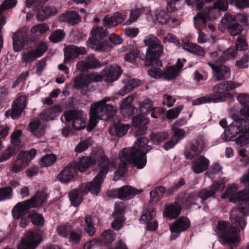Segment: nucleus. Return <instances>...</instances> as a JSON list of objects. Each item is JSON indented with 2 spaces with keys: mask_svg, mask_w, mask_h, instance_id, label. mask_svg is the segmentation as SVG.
Returning a JSON list of instances; mask_svg holds the SVG:
<instances>
[{
  "mask_svg": "<svg viewBox=\"0 0 249 249\" xmlns=\"http://www.w3.org/2000/svg\"><path fill=\"white\" fill-rule=\"evenodd\" d=\"M148 140L142 137L139 139L134 144L132 149L124 148L119 154L121 163L119 169L115 173L114 180L119 179L120 176L125 171L126 165L131 163L138 169L143 168L146 165L147 159L146 154L151 149L148 145Z\"/></svg>",
  "mask_w": 249,
  "mask_h": 249,
  "instance_id": "obj_1",
  "label": "nucleus"
},
{
  "mask_svg": "<svg viewBox=\"0 0 249 249\" xmlns=\"http://www.w3.org/2000/svg\"><path fill=\"white\" fill-rule=\"evenodd\" d=\"M238 186L234 183L228 185L222 198H228L230 202L239 203L237 209H233L231 212L230 219L232 223L241 229L246 226L243 216L249 213V194L244 191H238Z\"/></svg>",
  "mask_w": 249,
  "mask_h": 249,
  "instance_id": "obj_2",
  "label": "nucleus"
},
{
  "mask_svg": "<svg viewBox=\"0 0 249 249\" xmlns=\"http://www.w3.org/2000/svg\"><path fill=\"white\" fill-rule=\"evenodd\" d=\"M99 167L98 174L91 181L81 184L84 194H87L90 192L92 195L97 196L100 192L101 184L106 175L115 168L116 164L114 161H110L107 156L103 155L99 160Z\"/></svg>",
  "mask_w": 249,
  "mask_h": 249,
  "instance_id": "obj_3",
  "label": "nucleus"
},
{
  "mask_svg": "<svg viewBox=\"0 0 249 249\" xmlns=\"http://www.w3.org/2000/svg\"><path fill=\"white\" fill-rule=\"evenodd\" d=\"M110 100V97H105L91 105L89 124L87 128L88 131H90L96 125L97 119L107 121L116 113V108L112 105L107 103Z\"/></svg>",
  "mask_w": 249,
  "mask_h": 249,
  "instance_id": "obj_4",
  "label": "nucleus"
},
{
  "mask_svg": "<svg viewBox=\"0 0 249 249\" xmlns=\"http://www.w3.org/2000/svg\"><path fill=\"white\" fill-rule=\"evenodd\" d=\"M242 85V83L232 81H226L217 84L213 88V94L207 95L193 100L192 105L197 106L202 104L223 102L230 95L226 91L233 90Z\"/></svg>",
  "mask_w": 249,
  "mask_h": 249,
  "instance_id": "obj_5",
  "label": "nucleus"
},
{
  "mask_svg": "<svg viewBox=\"0 0 249 249\" xmlns=\"http://www.w3.org/2000/svg\"><path fill=\"white\" fill-rule=\"evenodd\" d=\"M248 121L244 119L234 120L229 127L225 129V140L235 141L236 143L243 146L249 143V133L247 131Z\"/></svg>",
  "mask_w": 249,
  "mask_h": 249,
  "instance_id": "obj_6",
  "label": "nucleus"
},
{
  "mask_svg": "<svg viewBox=\"0 0 249 249\" xmlns=\"http://www.w3.org/2000/svg\"><path fill=\"white\" fill-rule=\"evenodd\" d=\"M240 228L242 229L238 223L236 226L233 223L231 226L224 221L219 220L218 222V233L220 239L224 244L230 245L231 249H233L240 241Z\"/></svg>",
  "mask_w": 249,
  "mask_h": 249,
  "instance_id": "obj_7",
  "label": "nucleus"
},
{
  "mask_svg": "<svg viewBox=\"0 0 249 249\" xmlns=\"http://www.w3.org/2000/svg\"><path fill=\"white\" fill-rule=\"evenodd\" d=\"M144 42L146 45L149 46L145 56L146 66H161L162 62L158 59L163 51V46L160 40L155 36L149 35L145 38Z\"/></svg>",
  "mask_w": 249,
  "mask_h": 249,
  "instance_id": "obj_8",
  "label": "nucleus"
},
{
  "mask_svg": "<svg viewBox=\"0 0 249 249\" xmlns=\"http://www.w3.org/2000/svg\"><path fill=\"white\" fill-rule=\"evenodd\" d=\"M91 36L87 43L91 48L97 51H105L107 49V42L104 40L108 33L102 27L95 26L91 31Z\"/></svg>",
  "mask_w": 249,
  "mask_h": 249,
  "instance_id": "obj_9",
  "label": "nucleus"
},
{
  "mask_svg": "<svg viewBox=\"0 0 249 249\" xmlns=\"http://www.w3.org/2000/svg\"><path fill=\"white\" fill-rule=\"evenodd\" d=\"M243 23L247 22V18L243 14H238L236 16L226 13L222 19V22L228 28L231 36H235L241 33L242 30V26L238 23Z\"/></svg>",
  "mask_w": 249,
  "mask_h": 249,
  "instance_id": "obj_10",
  "label": "nucleus"
},
{
  "mask_svg": "<svg viewBox=\"0 0 249 249\" xmlns=\"http://www.w3.org/2000/svg\"><path fill=\"white\" fill-rule=\"evenodd\" d=\"M230 0H217L214 3L213 7L210 8H205L203 11L198 13L194 18V24L196 27L198 20H201L203 24H205L207 20L210 18V15L215 9L219 11H226L228 8V3H231Z\"/></svg>",
  "mask_w": 249,
  "mask_h": 249,
  "instance_id": "obj_11",
  "label": "nucleus"
},
{
  "mask_svg": "<svg viewBox=\"0 0 249 249\" xmlns=\"http://www.w3.org/2000/svg\"><path fill=\"white\" fill-rule=\"evenodd\" d=\"M42 241L40 233L37 231H29L22 238L18 249H36Z\"/></svg>",
  "mask_w": 249,
  "mask_h": 249,
  "instance_id": "obj_12",
  "label": "nucleus"
},
{
  "mask_svg": "<svg viewBox=\"0 0 249 249\" xmlns=\"http://www.w3.org/2000/svg\"><path fill=\"white\" fill-rule=\"evenodd\" d=\"M28 208L23 202L17 204L12 210V214L15 219H18L21 217L20 226L22 228H26L30 223L31 218Z\"/></svg>",
  "mask_w": 249,
  "mask_h": 249,
  "instance_id": "obj_13",
  "label": "nucleus"
},
{
  "mask_svg": "<svg viewBox=\"0 0 249 249\" xmlns=\"http://www.w3.org/2000/svg\"><path fill=\"white\" fill-rule=\"evenodd\" d=\"M47 50V46L44 43H41L36 48H28L23 51L22 53V60L26 63L32 62L42 55Z\"/></svg>",
  "mask_w": 249,
  "mask_h": 249,
  "instance_id": "obj_14",
  "label": "nucleus"
},
{
  "mask_svg": "<svg viewBox=\"0 0 249 249\" xmlns=\"http://www.w3.org/2000/svg\"><path fill=\"white\" fill-rule=\"evenodd\" d=\"M103 155H105L103 151L99 150L96 154V158L92 156H83L79 161H73L72 163L77 170L81 172H84L91 165L96 163L97 158H99V161L101 156Z\"/></svg>",
  "mask_w": 249,
  "mask_h": 249,
  "instance_id": "obj_15",
  "label": "nucleus"
},
{
  "mask_svg": "<svg viewBox=\"0 0 249 249\" xmlns=\"http://www.w3.org/2000/svg\"><path fill=\"white\" fill-rule=\"evenodd\" d=\"M101 77L99 74L90 72L88 74H81L74 80L73 87L77 89L88 87L93 82L101 81Z\"/></svg>",
  "mask_w": 249,
  "mask_h": 249,
  "instance_id": "obj_16",
  "label": "nucleus"
},
{
  "mask_svg": "<svg viewBox=\"0 0 249 249\" xmlns=\"http://www.w3.org/2000/svg\"><path fill=\"white\" fill-rule=\"evenodd\" d=\"M226 180L224 178H220L214 181L211 188H205L201 190L199 193V197L201 200V203L206 200L209 197L213 196L215 193L222 190L225 187Z\"/></svg>",
  "mask_w": 249,
  "mask_h": 249,
  "instance_id": "obj_17",
  "label": "nucleus"
},
{
  "mask_svg": "<svg viewBox=\"0 0 249 249\" xmlns=\"http://www.w3.org/2000/svg\"><path fill=\"white\" fill-rule=\"evenodd\" d=\"M77 169L72 162H70L57 175V179L63 183H67L75 179Z\"/></svg>",
  "mask_w": 249,
  "mask_h": 249,
  "instance_id": "obj_18",
  "label": "nucleus"
},
{
  "mask_svg": "<svg viewBox=\"0 0 249 249\" xmlns=\"http://www.w3.org/2000/svg\"><path fill=\"white\" fill-rule=\"evenodd\" d=\"M189 220L185 217H181L175 223L171 225L170 230L171 232L170 238L175 239L178 237L180 233L187 230L190 226Z\"/></svg>",
  "mask_w": 249,
  "mask_h": 249,
  "instance_id": "obj_19",
  "label": "nucleus"
},
{
  "mask_svg": "<svg viewBox=\"0 0 249 249\" xmlns=\"http://www.w3.org/2000/svg\"><path fill=\"white\" fill-rule=\"evenodd\" d=\"M208 65L213 70V77L215 81H221L230 77L231 71L230 69L225 65L215 66L212 62Z\"/></svg>",
  "mask_w": 249,
  "mask_h": 249,
  "instance_id": "obj_20",
  "label": "nucleus"
},
{
  "mask_svg": "<svg viewBox=\"0 0 249 249\" xmlns=\"http://www.w3.org/2000/svg\"><path fill=\"white\" fill-rule=\"evenodd\" d=\"M121 68L117 66H108L102 71L100 76L101 81L104 80L108 82L116 80L122 73Z\"/></svg>",
  "mask_w": 249,
  "mask_h": 249,
  "instance_id": "obj_21",
  "label": "nucleus"
},
{
  "mask_svg": "<svg viewBox=\"0 0 249 249\" xmlns=\"http://www.w3.org/2000/svg\"><path fill=\"white\" fill-rule=\"evenodd\" d=\"M26 97L25 96H19L15 101L12 108L5 112V115L10 116L13 119L18 118L26 106Z\"/></svg>",
  "mask_w": 249,
  "mask_h": 249,
  "instance_id": "obj_22",
  "label": "nucleus"
},
{
  "mask_svg": "<svg viewBox=\"0 0 249 249\" xmlns=\"http://www.w3.org/2000/svg\"><path fill=\"white\" fill-rule=\"evenodd\" d=\"M27 35L28 33L25 28L13 35V45L15 51L19 52L24 47L25 43L28 40Z\"/></svg>",
  "mask_w": 249,
  "mask_h": 249,
  "instance_id": "obj_23",
  "label": "nucleus"
},
{
  "mask_svg": "<svg viewBox=\"0 0 249 249\" xmlns=\"http://www.w3.org/2000/svg\"><path fill=\"white\" fill-rule=\"evenodd\" d=\"M101 66L100 62L94 56H89L85 61H79L76 64V69L78 71L84 72Z\"/></svg>",
  "mask_w": 249,
  "mask_h": 249,
  "instance_id": "obj_24",
  "label": "nucleus"
},
{
  "mask_svg": "<svg viewBox=\"0 0 249 249\" xmlns=\"http://www.w3.org/2000/svg\"><path fill=\"white\" fill-rule=\"evenodd\" d=\"M86 53V49L83 47H77L75 45L68 46L65 48L64 61L65 63H68L77 56L85 54Z\"/></svg>",
  "mask_w": 249,
  "mask_h": 249,
  "instance_id": "obj_25",
  "label": "nucleus"
},
{
  "mask_svg": "<svg viewBox=\"0 0 249 249\" xmlns=\"http://www.w3.org/2000/svg\"><path fill=\"white\" fill-rule=\"evenodd\" d=\"M209 160L203 156L195 158L192 164V169L195 174H199L207 169Z\"/></svg>",
  "mask_w": 249,
  "mask_h": 249,
  "instance_id": "obj_26",
  "label": "nucleus"
},
{
  "mask_svg": "<svg viewBox=\"0 0 249 249\" xmlns=\"http://www.w3.org/2000/svg\"><path fill=\"white\" fill-rule=\"evenodd\" d=\"M141 110L142 113L146 114L151 113V116L153 118H157V115L160 114V109L154 107L153 102L150 99H145L142 103Z\"/></svg>",
  "mask_w": 249,
  "mask_h": 249,
  "instance_id": "obj_27",
  "label": "nucleus"
},
{
  "mask_svg": "<svg viewBox=\"0 0 249 249\" xmlns=\"http://www.w3.org/2000/svg\"><path fill=\"white\" fill-rule=\"evenodd\" d=\"M148 123V120L144 116L138 115L133 117V124L137 128L135 135H142L145 133L147 130L146 124Z\"/></svg>",
  "mask_w": 249,
  "mask_h": 249,
  "instance_id": "obj_28",
  "label": "nucleus"
},
{
  "mask_svg": "<svg viewBox=\"0 0 249 249\" xmlns=\"http://www.w3.org/2000/svg\"><path fill=\"white\" fill-rule=\"evenodd\" d=\"M47 198V194L41 191L37 192L36 195L30 199L22 202L30 208L41 205Z\"/></svg>",
  "mask_w": 249,
  "mask_h": 249,
  "instance_id": "obj_29",
  "label": "nucleus"
},
{
  "mask_svg": "<svg viewBox=\"0 0 249 249\" xmlns=\"http://www.w3.org/2000/svg\"><path fill=\"white\" fill-rule=\"evenodd\" d=\"M125 18L124 15L116 12L112 16H106L103 20L104 25L107 28L116 26L122 23Z\"/></svg>",
  "mask_w": 249,
  "mask_h": 249,
  "instance_id": "obj_30",
  "label": "nucleus"
},
{
  "mask_svg": "<svg viewBox=\"0 0 249 249\" xmlns=\"http://www.w3.org/2000/svg\"><path fill=\"white\" fill-rule=\"evenodd\" d=\"M186 122L183 120L175 121L171 126V130L173 133L172 138L177 142L185 137V131L183 129L179 128V126H182L186 124Z\"/></svg>",
  "mask_w": 249,
  "mask_h": 249,
  "instance_id": "obj_31",
  "label": "nucleus"
},
{
  "mask_svg": "<svg viewBox=\"0 0 249 249\" xmlns=\"http://www.w3.org/2000/svg\"><path fill=\"white\" fill-rule=\"evenodd\" d=\"M140 191L135 190L133 187L125 185L121 187L117 191L118 197L121 200H127L140 193Z\"/></svg>",
  "mask_w": 249,
  "mask_h": 249,
  "instance_id": "obj_32",
  "label": "nucleus"
},
{
  "mask_svg": "<svg viewBox=\"0 0 249 249\" xmlns=\"http://www.w3.org/2000/svg\"><path fill=\"white\" fill-rule=\"evenodd\" d=\"M82 186L78 188L73 189L69 193V196L71 204L74 206H78L83 200V197L86 195L82 192Z\"/></svg>",
  "mask_w": 249,
  "mask_h": 249,
  "instance_id": "obj_33",
  "label": "nucleus"
},
{
  "mask_svg": "<svg viewBox=\"0 0 249 249\" xmlns=\"http://www.w3.org/2000/svg\"><path fill=\"white\" fill-rule=\"evenodd\" d=\"M134 100L133 96H128L120 103V110L124 116H129L133 114L134 108L132 103Z\"/></svg>",
  "mask_w": 249,
  "mask_h": 249,
  "instance_id": "obj_34",
  "label": "nucleus"
},
{
  "mask_svg": "<svg viewBox=\"0 0 249 249\" xmlns=\"http://www.w3.org/2000/svg\"><path fill=\"white\" fill-rule=\"evenodd\" d=\"M183 65L178 61L177 63L167 68L163 72V77L168 80L175 79L178 76Z\"/></svg>",
  "mask_w": 249,
  "mask_h": 249,
  "instance_id": "obj_35",
  "label": "nucleus"
},
{
  "mask_svg": "<svg viewBox=\"0 0 249 249\" xmlns=\"http://www.w3.org/2000/svg\"><path fill=\"white\" fill-rule=\"evenodd\" d=\"M33 10L37 11V18L38 20L43 21L49 18V14L46 12L41 0H34L31 6Z\"/></svg>",
  "mask_w": 249,
  "mask_h": 249,
  "instance_id": "obj_36",
  "label": "nucleus"
},
{
  "mask_svg": "<svg viewBox=\"0 0 249 249\" xmlns=\"http://www.w3.org/2000/svg\"><path fill=\"white\" fill-rule=\"evenodd\" d=\"M130 128L129 124H124L118 123L114 124L110 129V133L111 135L122 137L126 134Z\"/></svg>",
  "mask_w": 249,
  "mask_h": 249,
  "instance_id": "obj_37",
  "label": "nucleus"
},
{
  "mask_svg": "<svg viewBox=\"0 0 249 249\" xmlns=\"http://www.w3.org/2000/svg\"><path fill=\"white\" fill-rule=\"evenodd\" d=\"M59 21L61 22H67L71 25L77 23L80 20L78 14L73 11H70L62 14L59 18Z\"/></svg>",
  "mask_w": 249,
  "mask_h": 249,
  "instance_id": "obj_38",
  "label": "nucleus"
},
{
  "mask_svg": "<svg viewBox=\"0 0 249 249\" xmlns=\"http://www.w3.org/2000/svg\"><path fill=\"white\" fill-rule=\"evenodd\" d=\"M181 46L184 50L200 56H203L205 53L201 47L191 42H184L181 44Z\"/></svg>",
  "mask_w": 249,
  "mask_h": 249,
  "instance_id": "obj_39",
  "label": "nucleus"
},
{
  "mask_svg": "<svg viewBox=\"0 0 249 249\" xmlns=\"http://www.w3.org/2000/svg\"><path fill=\"white\" fill-rule=\"evenodd\" d=\"M180 206L177 204H171L166 206L163 211V215L170 219L176 218L180 213Z\"/></svg>",
  "mask_w": 249,
  "mask_h": 249,
  "instance_id": "obj_40",
  "label": "nucleus"
},
{
  "mask_svg": "<svg viewBox=\"0 0 249 249\" xmlns=\"http://www.w3.org/2000/svg\"><path fill=\"white\" fill-rule=\"evenodd\" d=\"M29 130L33 133L34 135L37 137L40 138L44 134V127L40 125L39 120H35L29 124Z\"/></svg>",
  "mask_w": 249,
  "mask_h": 249,
  "instance_id": "obj_41",
  "label": "nucleus"
},
{
  "mask_svg": "<svg viewBox=\"0 0 249 249\" xmlns=\"http://www.w3.org/2000/svg\"><path fill=\"white\" fill-rule=\"evenodd\" d=\"M141 83L139 80L136 79H131L127 81L125 86L122 88L118 92V94L123 96L126 94L130 92L134 89L138 87Z\"/></svg>",
  "mask_w": 249,
  "mask_h": 249,
  "instance_id": "obj_42",
  "label": "nucleus"
},
{
  "mask_svg": "<svg viewBox=\"0 0 249 249\" xmlns=\"http://www.w3.org/2000/svg\"><path fill=\"white\" fill-rule=\"evenodd\" d=\"M201 200L196 194L194 192L187 194L185 195L182 203L187 208L190 207L192 205H198Z\"/></svg>",
  "mask_w": 249,
  "mask_h": 249,
  "instance_id": "obj_43",
  "label": "nucleus"
},
{
  "mask_svg": "<svg viewBox=\"0 0 249 249\" xmlns=\"http://www.w3.org/2000/svg\"><path fill=\"white\" fill-rule=\"evenodd\" d=\"M165 192V189L162 186H159L152 190L150 193V202L153 204L160 200L164 194Z\"/></svg>",
  "mask_w": 249,
  "mask_h": 249,
  "instance_id": "obj_44",
  "label": "nucleus"
},
{
  "mask_svg": "<svg viewBox=\"0 0 249 249\" xmlns=\"http://www.w3.org/2000/svg\"><path fill=\"white\" fill-rule=\"evenodd\" d=\"M36 151L32 149L30 151H21L17 157V160H21L23 162L31 161L36 156Z\"/></svg>",
  "mask_w": 249,
  "mask_h": 249,
  "instance_id": "obj_45",
  "label": "nucleus"
},
{
  "mask_svg": "<svg viewBox=\"0 0 249 249\" xmlns=\"http://www.w3.org/2000/svg\"><path fill=\"white\" fill-rule=\"evenodd\" d=\"M115 235L113 231L109 230L105 231L100 236V239L102 242L107 247L115 239Z\"/></svg>",
  "mask_w": 249,
  "mask_h": 249,
  "instance_id": "obj_46",
  "label": "nucleus"
},
{
  "mask_svg": "<svg viewBox=\"0 0 249 249\" xmlns=\"http://www.w3.org/2000/svg\"><path fill=\"white\" fill-rule=\"evenodd\" d=\"M169 136V135L167 132H160L152 133L151 134V139L153 143L158 145L167 139Z\"/></svg>",
  "mask_w": 249,
  "mask_h": 249,
  "instance_id": "obj_47",
  "label": "nucleus"
},
{
  "mask_svg": "<svg viewBox=\"0 0 249 249\" xmlns=\"http://www.w3.org/2000/svg\"><path fill=\"white\" fill-rule=\"evenodd\" d=\"M56 160V157L54 155L47 154L41 159L39 163L42 167H49L54 164Z\"/></svg>",
  "mask_w": 249,
  "mask_h": 249,
  "instance_id": "obj_48",
  "label": "nucleus"
},
{
  "mask_svg": "<svg viewBox=\"0 0 249 249\" xmlns=\"http://www.w3.org/2000/svg\"><path fill=\"white\" fill-rule=\"evenodd\" d=\"M32 223L36 226H42L44 225V219L42 215L36 211L29 212Z\"/></svg>",
  "mask_w": 249,
  "mask_h": 249,
  "instance_id": "obj_49",
  "label": "nucleus"
},
{
  "mask_svg": "<svg viewBox=\"0 0 249 249\" xmlns=\"http://www.w3.org/2000/svg\"><path fill=\"white\" fill-rule=\"evenodd\" d=\"M237 50L233 47H230L223 52L220 56L219 61L221 62H224L231 58H234L236 56Z\"/></svg>",
  "mask_w": 249,
  "mask_h": 249,
  "instance_id": "obj_50",
  "label": "nucleus"
},
{
  "mask_svg": "<svg viewBox=\"0 0 249 249\" xmlns=\"http://www.w3.org/2000/svg\"><path fill=\"white\" fill-rule=\"evenodd\" d=\"M92 143V140L90 138H88L81 141L75 147V151L76 153H81L86 151Z\"/></svg>",
  "mask_w": 249,
  "mask_h": 249,
  "instance_id": "obj_51",
  "label": "nucleus"
},
{
  "mask_svg": "<svg viewBox=\"0 0 249 249\" xmlns=\"http://www.w3.org/2000/svg\"><path fill=\"white\" fill-rule=\"evenodd\" d=\"M82 232L80 230H75L71 231L69 236V241L72 245L79 244L81 241Z\"/></svg>",
  "mask_w": 249,
  "mask_h": 249,
  "instance_id": "obj_52",
  "label": "nucleus"
},
{
  "mask_svg": "<svg viewBox=\"0 0 249 249\" xmlns=\"http://www.w3.org/2000/svg\"><path fill=\"white\" fill-rule=\"evenodd\" d=\"M183 108L182 105L169 109L166 113V117L169 119H175L178 117L180 112Z\"/></svg>",
  "mask_w": 249,
  "mask_h": 249,
  "instance_id": "obj_53",
  "label": "nucleus"
},
{
  "mask_svg": "<svg viewBox=\"0 0 249 249\" xmlns=\"http://www.w3.org/2000/svg\"><path fill=\"white\" fill-rule=\"evenodd\" d=\"M155 16L157 20L160 24H165L167 23L170 19V16L168 13L164 11H156Z\"/></svg>",
  "mask_w": 249,
  "mask_h": 249,
  "instance_id": "obj_54",
  "label": "nucleus"
},
{
  "mask_svg": "<svg viewBox=\"0 0 249 249\" xmlns=\"http://www.w3.org/2000/svg\"><path fill=\"white\" fill-rule=\"evenodd\" d=\"M65 34L62 30H57L50 35L49 38L53 42H58L63 40Z\"/></svg>",
  "mask_w": 249,
  "mask_h": 249,
  "instance_id": "obj_55",
  "label": "nucleus"
},
{
  "mask_svg": "<svg viewBox=\"0 0 249 249\" xmlns=\"http://www.w3.org/2000/svg\"><path fill=\"white\" fill-rule=\"evenodd\" d=\"M85 229L87 232L90 235L92 236L95 233V228L93 226L92 220L90 217L86 216L85 219Z\"/></svg>",
  "mask_w": 249,
  "mask_h": 249,
  "instance_id": "obj_56",
  "label": "nucleus"
},
{
  "mask_svg": "<svg viewBox=\"0 0 249 249\" xmlns=\"http://www.w3.org/2000/svg\"><path fill=\"white\" fill-rule=\"evenodd\" d=\"M205 144V139L202 137H200L198 138L195 143L191 145V147L196 153L199 154L203 150Z\"/></svg>",
  "mask_w": 249,
  "mask_h": 249,
  "instance_id": "obj_57",
  "label": "nucleus"
},
{
  "mask_svg": "<svg viewBox=\"0 0 249 249\" xmlns=\"http://www.w3.org/2000/svg\"><path fill=\"white\" fill-rule=\"evenodd\" d=\"M86 123L79 115L74 119L72 126L76 130H80L85 127Z\"/></svg>",
  "mask_w": 249,
  "mask_h": 249,
  "instance_id": "obj_58",
  "label": "nucleus"
},
{
  "mask_svg": "<svg viewBox=\"0 0 249 249\" xmlns=\"http://www.w3.org/2000/svg\"><path fill=\"white\" fill-rule=\"evenodd\" d=\"M12 190L10 187L0 188V201L9 199L12 196Z\"/></svg>",
  "mask_w": 249,
  "mask_h": 249,
  "instance_id": "obj_59",
  "label": "nucleus"
},
{
  "mask_svg": "<svg viewBox=\"0 0 249 249\" xmlns=\"http://www.w3.org/2000/svg\"><path fill=\"white\" fill-rule=\"evenodd\" d=\"M156 213L154 210H151L142 214L140 219V222L142 224L148 223L155 215Z\"/></svg>",
  "mask_w": 249,
  "mask_h": 249,
  "instance_id": "obj_60",
  "label": "nucleus"
},
{
  "mask_svg": "<svg viewBox=\"0 0 249 249\" xmlns=\"http://www.w3.org/2000/svg\"><path fill=\"white\" fill-rule=\"evenodd\" d=\"M15 148L10 147L5 150L2 155L0 156V162L7 160L13 155L16 153Z\"/></svg>",
  "mask_w": 249,
  "mask_h": 249,
  "instance_id": "obj_61",
  "label": "nucleus"
},
{
  "mask_svg": "<svg viewBox=\"0 0 249 249\" xmlns=\"http://www.w3.org/2000/svg\"><path fill=\"white\" fill-rule=\"evenodd\" d=\"M49 28L45 24H39L33 26L31 29L33 34H43L49 30Z\"/></svg>",
  "mask_w": 249,
  "mask_h": 249,
  "instance_id": "obj_62",
  "label": "nucleus"
},
{
  "mask_svg": "<svg viewBox=\"0 0 249 249\" xmlns=\"http://www.w3.org/2000/svg\"><path fill=\"white\" fill-rule=\"evenodd\" d=\"M249 55L244 54L240 60L236 62L235 65L240 69L247 68L249 66Z\"/></svg>",
  "mask_w": 249,
  "mask_h": 249,
  "instance_id": "obj_63",
  "label": "nucleus"
},
{
  "mask_svg": "<svg viewBox=\"0 0 249 249\" xmlns=\"http://www.w3.org/2000/svg\"><path fill=\"white\" fill-rule=\"evenodd\" d=\"M140 52L137 50H134L130 52L124 56V60L133 63L136 58L140 55Z\"/></svg>",
  "mask_w": 249,
  "mask_h": 249,
  "instance_id": "obj_64",
  "label": "nucleus"
}]
</instances>
